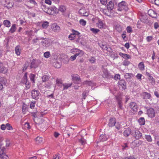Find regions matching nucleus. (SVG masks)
<instances>
[{
	"mask_svg": "<svg viewBox=\"0 0 159 159\" xmlns=\"http://www.w3.org/2000/svg\"><path fill=\"white\" fill-rule=\"evenodd\" d=\"M2 140V138H0V157L1 159H8V157L5 152L6 150L5 147H2L3 145Z\"/></svg>",
	"mask_w": 159,
	"mask_h": 159,
	"instance_id": "f257e3e1",
	"label": "nucleus"
},
{
	"mask_svg": "<svg viewBox=\"0 0 159 159\" xmlns=\"http://www.w3.org/2000/svg\"><path fill=\"white\" fill-rule=\"evenodd\" d=\"M30 69H35L37 68L40 63V61L36 59H33L32 60H30Z\"/></svg>",
	"mask_w": 159,
	"mask_h": 159,
	"instance_id": "f03ea898",
	"label": "nucleus"
},
{
	"mask_svg": "<svg viewBox=\"0 0 159 159\" xmlns=\"http://www.w3.org/2000/svg\"><path fill=\"white\" fill-rule=\"evenodd\" d=\"M131 135L137 139L141 138L142 136V134L139 130L136 129L132 131Z\"/></svg>",
	"mask_w": 159,
	"mask_h": 159,
	"instance_id": "7ed1b4c3",
	"label": "nucleus"
},
{
	"mask_svg": "<svg viewBox=\"0 0 159 159\" xmlns=\"http://www.w3.org/2000/svg\"><path fill=\"white\" fill-rule=\"evenodd\" d=\"M40 95V92L38 90L34 89L31 91V96L34 99L36 100L38 99Z\"/></svg>",
	"mask_w": 159,
	"mask_h": 159,
	"instance_id": "20e7f679",
	"label": "nucleus"
},
{
	"mask_svg": "<svg viewBox=\"0 0 159 159\" xmlns=\"http://www.w3.org/2000/svg\"><path fill=\"white\" fill-rule=\"evenodd\" d=\"M118 86L119 88L122 90H125L126 88V83L123 80H120L118 82Z\"/></svg>",
	"mask_w": 159,
	"mask_h": 159,
	"instance_id": "39448f33",
	"label": "nucleus"
},
{
	"mask_svg": "<svg viewBox=\"0 0 159 159\" xmlns=\"http://www.w3.org/2000/svg\"><path fill=\"white\" fill-rule=\"evenodd\" d=\"M147 114L148 117L151 118L154 117L155 116V112L154 109L152 107L148 108L147 110Z\"/></svg>",
	"mask_w": 159,
	"mask_h": 159,
	"instance_id": "423d86ee",
	"label": "nucleus"
},
{
	"mask_svg": "<svg viewBox=\"0 0 159 159\" xmlns=\"http://www.w3.org/2000/svg\"><path fill=\"white\" fill-rule=\"evenodd\" d=\"M114 4L113 2L111 1H110L108 3L107 6V10L110 13L113 12V9L114 7Z\"/></svg>",
	"mask_w": 159,
	"mask_h": 159,
	"instance_id": "0eeeda50",
	"label": "nucleus"
},
{
	"mask_svg": "<svg viewBox=\"0 0 159 159\" xmlns=\"http://www.w3.org/2000/svg\"><path fill=\"white\" fill-rule=\"evenodd\" d=\"M72 77L73 81L77 84H79L81 81V79L79 76L77 74H73L72 75Z\"/></svg>",
	"mask_w": 159,
	"mask_h": 159,
	"instance_id": "6e6552de",
	"label": "nucleus"
},
{
	"mask_svg": "<svg viewBox=\"0 0 159 159\" xmlns=\"http://www.w3.org/2000/svg\"><path fill=\"white\" fill-rule=\"evenodd\" d=\"M7 69L2 62H0V73L5 74L7 72Z\"/></svg>",
	"mask_w": 159,
	"mask_h": 159,
	"instance_id": "1a4fd4ad",
	"label": "nucleus"
},
{
	"mask_svg": "<svg viewBox=\"0 0 159 159\" xmlns=\"http://www.w3.org/2000/svg\"><path fill=\"white\" fill-rule=\"evenodd\" d=\"M116 123V119L114 118H111L109 120L108 125L110 127L114 126Z\"/></svg>",
	"mask_w": 159,
	"mask_h": 159,
	"instance_id": "9d476101",
	"label": "nucleus"
},
{
	"mask_svg": "<svg viewBox=\"0 0 159 159\" xmlns=\"http://www.w3.org/2000/svg\"><path fill=\"white\" fill-rule=\"evenodd\" d=\"M72 50H73V52H76L75 55H76V57L78 56L79 57H81L83 55L84 53L83 52L78 49L75 48V49H73Z\"/></svg>",
	"mask_w": 159,
	"mask_h": 159,
	"instance_id": "9b49d317",
	"label": "nucleus"
},
{
	"mask_svg": "<svg viewBox=\"0 0 159 159\" xmlns=\"http://www.w3.org/2000/svg\"><path fill=\"white\" fill-rule=\"evenodd\" d=\"M148 14L152 18H156L157 16V13L152 9H150L148 11Z\"/></svg>",
	"mask_w": 159,
	"mask_h": 159,
	"instance_id": "f8f14e48",
	"label": "nucleus"
},
{
	"mask_svg": "<svg viewBox=\"0 0 159 159\" xmlns=\"http://www.w3.org/2000/svg\"><path fill=\"white\" fill-rule=\"evenodd\" d=\"M41 7L45 12L49 14H51L52 12H50L49 11L50 8L46 6V5L45 4V3H44L43 5H42Z\"/></svg>",
	"mask_w": 159,
	"mask_h": 159,
	"instance_id": "ddd939ff",
	"label": "nucleus"
},
{
	"mask_svg": "<svg viewBox=\"0 0 159 159\" xmlns=\"http://www.w3.org/2000/svg\"><path fill=\"white\" fill-rule=\"evenodd\" d=\"M129 106L130 108L133 110L134 111H137V106L135 102H131Z\"/></svg>",
	"mask_w": 159,
	"mask_h": 159,
	"instance_id": "4468645a",
	"label": "nucleus"
},
{
	"mask_svg": "<svg viewBox=\"0 0 159 159\" xmlns=\"http://www.w3.org/2000/svg\"><path fill=\"white\" fill-rule=\"evenodd\" d=\"M131 132L130 128H128L124 132L123 135L125 136L128 137L130 134H131Z\"/></svg>",
	"mask_w": 159,
	"mask_h": 159,
	"instance_id": "2eb2a0df",
	"label": "nucleus"
},
{
	"mask_svg": "<svg viewBox=\"0 0 159 159\" xmlns=\"http://www.w3.org/2000/svg\"><path fill=\"white\" fill-rule=\"evenodd\" d=\"M142 95L143 96V98L145 99H149L151 97V95L150 93L146 92H143Z\"/></svg>",
	"mask_w": 159,
	"mask_h": 159,
	"instance_id": "dca6fc26",
	"label": "nucleus"
},
{
	"mask_svg": "<svg viewBox=\"0 0 159 159\" xmlns=\"http://www.w3.org/2000/svg\"><path fill=\"white\" fill-rule=\"evenodd\" d=\"M27 72H26L22 78L21 79V81H20V83L24 84L25 83H26V81H28L27 80Z\"/></svg>",
	"mask_w": 159,
	"mask_h": 159,
	"instance_id": "f3484780",
	"label": "nucleus"
},
{
	"mask_svg": "<svg viewBox=\"0 0 159 159\" xmlns=\"http://www.w3.org/2000/svg\"><path fill=\"white\" fill-rule=\"evenodd\" d=\"M52 30L55 32H58L60 30V27L55 24L52 25Z\"/></svg>",
	"mask_w": 159,
	"mask_h": 159,
	"instance_id": "a211bd4d",
	"label": "nucleus"
},
{
	"mask_svg": "<svg viewBox=\"0 0 159 159\" xmlns=\"http://www.w3.org/2000/svg\"><path fill=\"white\" fill-rule=\"evenodd\" d=\"M103 72L105 77L109 79L113 78V76L109 73L107 70H105Z\"/></svg>",
	"mask_w": 159,
	"mask_h": 159,
	"instance_id": "6ab92c4d",
	"label": "nucleus"
},
{
	"mask_svg": "<svg viewBox=\"0 0 159 159\" xmlns=\"http://www.w3.org/2000/svg\"><path fill=\"white\" fill-rule=\"evenodd\" d=\"M108 136H106V135H101L99 139V140L100 142H104L107 140L108 139Z\"/></svg>",
	"mask_w": 159,
	"mask_h": 159,
	"instance_id": "aec40b11",
	"label": "nucleus"
},
{
	"mask_svg": "<svg viewBox=\"0 0 159 159\" xmlns=\"http://www.w3.org/2000/svg\"><path fill=\"white\" fill-rule=\"evenodd\" d=\"M127 3L125 2L124 1H122L120 3H119L118 5V7L119 8L118 9V11H121V8L123 7Z\"/></svg>",
	"mask_w": 159,
	"mask_h": 159,
	"instance_id": "412c9836",
	"label": "nucleus"
},
{
	"mask_svg": "<svg viewBox=\"0 0 159 159\" xmlns=\"http://www.w3.org/2000/svg\"><path fill=\"white\" fill-rule=\"evenodd\" d=\"M97 26L100 29L104 28L105 25L103 23L102 21L100 20H99L98 22L97 23Z\"/></svg>",
	"mask_w": 159,
	"mask_h": 159,
	"instance_id": "4be33fe9",
	"label": "nucleus"
},
{
	"mask_svg": "<svg viewBox=\"0 0 159 159\" xmlns=\"http://www.w3.org/2000/svg\"><path fill=\"white\" fill-rule=\"evenodd\" d=\"M20 46L18 45L15 48V53L18 56L20 55Z\"/></svg>",
	"mask_w": 159,
	"mask_h": 159,
	"instance_id": "5701e85b",
	"label": "nucleus"
},
{
	"mask_svg": "<svg viewBox=\"0 0 159 159\" xmlns=\"http://www.w3.org/2000/svg\"><path fill=\"white\" fill-rule=\"evenodd\" d=\"M36 142L37 144L41 143L43 142V139L41 137H38L36 139Z\"/></svg>",
	"mask_w": 159,
	"mask_h": 159,
	"instance_id": "b1692460",
	"label": "nucleus"
},
{
	"mask_svg": "<svg viewBox=\"0 0 159 159\" xmlns=\"http://www.w3.org/2000/svg\"><path fill=\"white\" fill-rule=\"evenodd\" d=\"M115 29L119 32L121 31L122 30V28L121 26L119 24L116 25L115 26Z\"/></svg>",
	"mask_w": 159,
	"mask_h": 159,
	"instance_id": "393cba45",
	"label": "nucleus"
},
{
	"mask_svg": "<svg viewBox=\"0 0 159 159\" xmlns=\"http://www.w3.org/2000/svg\"><path fill=\"white\" fill-rule=\"evenodd\" d=\"M83 84L88 85L89 86H92L94 85V84L91 81H85L83 82Z\"/></svg>",
	"mask_w": 159,
	"mask_h": 159,
	"instance_id": "a878e982",
	"label": "nucleus"
},
{
	"mask_svg": "<svg viewBox=\"0 0 159 159\" xmlns=\"http://www.w3.org/2000/svg\"><path fill=\"white\" fill-rule=\"evenodd\" d=\"M138 122L140 125H143L145 124V119L143 117H141L138 120Z\"/></svg>",
	"mask_w": 159,
	"mask_h": 159,
	"instance_id": "bb28decb",
	"label": "nucleus"
},
{
	"mask_svg": "<svg viewBox=\"0 0 159 159\" xmlns=\"http://www.w3.org/2000/svg\"><path fill=\"white\" fill-rule=\"evenodd\" d=\"M138 67L139 69L142 70H143L144 69V66L143 62H140L138 64Z\"/></svg>",
	"mask_w": 159,
	"mask_h": 159,
	"instance_id": "cd10ccee",
	"label": "nucleus"
},
{
	"mask_svg": "<svg viewBox=\"0 0 159 159\" xmlns=\"http://www.w3.org/2000/svg\"><path fill=\"white\" fill-rule=\"evenodd\" d=\"M72 85V83L71 84H63L62 86H63V90L66 89L68 88L69 87H70Z\"/></svg>",
	"mask_w": 159,
	"mask_h": 159,
	"instance_id": "c85d7f7f",
	"label": "nucleus"
},
{
	"mask_svg": "<svg viewBox=\"0 0 159 159\" xmlns=\"http://www.w3.org/2000/svg\"><path fill=\"white\" fill-rule=\"evenodd\" d=\"M54 67L56 68H59L61 67V65L60 63L56 61L53 64Z\"/></svg>",
	"mask_w": 159,
	"mask_h": 159,
	"instance_id": "c756f323",
	"label": "nucleus"
},
{
	"mask_svg": "<svg viewBox=\"0 0 159 159\" xmlns=\"http://www.w3.org/2000/svg\"><path fill=\"white\" fill-rule=\"evenodd\" d=\"M35 77V75L32 74H30V75L29 77L30 80L33 83H35L34 78Z\"/></svg>",
	"mask_w": 159,
	"mask_h": 159,
	"instance_id": "7c9ffc66",
	"label": "nucleus"
},
{
	"mask_svg": "<svg viewBox=\"0 0 159 159\" xmlns=\"http://www.w3.org/2000/svg\"><path fill=\"white\" fill-rule=\"evenodd\" d=\"M3 24L7 27H9L11 25V23L9 21L7 20H5L3 21Z\"/></svg>",
	"mask_w": 159,
	"mask_h": 159,
	"instance_id": "2f4dec72",
	"label": "nucleus"
},
{
	"mask_svg": "<svg viewBox=\"0 0 159 159\" xmlns=\"http://www.w3.org/2000/svg\"><path fill=\"white\" fill-rule=\"evenodd\" d=\"M145 138L148 142H151L152 141L151 136L149 135H145Z\"/></svg>",
	"mask_w": 159,
	"mask_h": 159,
	"instance_id": "473e14b6",
	"label": "nucleus"
},
{
	"mask_svg": "<svg viewBox=\"0 0 159 159\" xmlns=\"http://www.w3.org/2000/svg\"><path fill=\"white\" fill-rule=\"evenodd\" d=\"M133 74L132 73H126L124 75V77L126 79H130L133 76Z\"/></svg>",
	"mask_w": 159,
	"mask_h": 159,
	"instance_id": "72a5a7b5",
	"label": "nucleus"
},
{
	"mask_svg": "<svg viewBox=\"0 0 159 159\" xmlns=\"http://www.w3.org/2000/svg\"><path fill=\"white\" fill-rule=\"evenodd\" d=\"M80 34V33L79 32L75 30H72V33L71 34V35H72L73 36L74 35H75H75H77V36H80L79 35Z\"/></svg>",
	"mask_w": 159,
	"mask_h": 159,
	"instance_id": "f704fd0d",
	"label": "nucleus"
},
{
	"mask_svg": "<svg viewBox=\"0 0 159 159\" xmlns=\"http://www.w3.org/2000/svg\"><path fill=\"white\" fill-rule=\"evenodd\" d=\"M5 2L7 3V6H6V7H7L8 9L11 8L12 7V4L11 2H10L9 1H5Z\"/></svg>",
	"mask_w": 159,
	"mask_h": 159,
	"instance_id": "c9c22d12",
	"label": "nucleus"
},
{
	"mask_svg": "<svg viewBox=\"0 0 159 159\" xmlns=\"http://www.w3.org/2000/svg\"><path fill=\"white\" fill-rule=\"evenodd\" d=\"M16 25L13 24L10 29L9 31H10L11 33H13L16 31Z\"/></svg>",
	"mask_w": 159,
	"mask_h": 159,
	"instance_id": "e433bc0d",
	"label": "nucleus"
},
{
	"mask_svg": "<svg viewBox=\"0 0 159 159\" xmlns=\"http://www.w3.org/2000/svg\"><path fill=\"white\" fill-rule=\"evenodd\" d=\"M42 26L44 29H46L49 26V23L47 21H44L42 24Z\"/></svg>",
	"mask_w": 159,
	"mask_h": 159,
	"instance_id": "4c0bfd02",
	"label": "nucleus"
},
{
	"mask_svg": "<svg viewBox=\"0 0 159 159\" xmlns=\"http://www.w3.org/2000/svg\"><path fill=\"white\" fill-rule=\"evenodd\" d=\"M42 81L43 82H45L47 81H48L49 79V77L48 76L45 75L43 76L42 78Z\"/></svg>",
	"mask_w": 159,
	"mask_h": 159,
	"instance_id": "58836bf2",
	"label": "nucleus"
},
{
	"mask_svg": "<svg viewBox=\"0 0 159 159\" xmlns=\"http://www.w3.org/2000/svg\"><path fill=\"white\" fill-rule=\"evenodd\" d=\"M56 84L57 85L61 87H62V81L59 79H57L56 80Z\"/></svg>",
	"mask_w": 159,
	"mask_h": 159,
	"instance_id": "ea45409f",
	"label": "nucleus"
},
{
	"mask_svg": "<svg viewBox=\"0 0 159 159\" xmlns=\"http://www.w3.org/2000/svg\"><path fill=\"white\" fill-rule=\"evenodd\" d=\"M103 13L106 15L108 16H111V13H110V12H109V11L108 10V11L106 10H103Z\"/></svg>",
	"mask_w": 159,
	"mask_h": 159,
	"instance_id": "a19ab883",
	"label": "nucleus"
},
{
	"mask_svg": "<svg viewBox=\"0 0 159 159\" xmlns=\"http://www.w3.org/2000/svg\"><path fill=\"white\" fill-rule=\"evenodd\" d=\"M85 11V9L84 8H82L79 10V13L80 15L83 16L84 14Z\"/></svg>",
	"mask_w": 159,
	"mask_h": 159,
	"instance_id": "79ce46f5",
	"label": "nucleus"
},
{
	"mask_svg": "<svg viewBox=\"0 0 159 159\" xmlns=\"http://www.w3.org/2000/svg\"><path fill=\"white\" fill-rule=\"evenodd\" d=\"M57 11V8L55 7H53L51 8H50L49 10V11L50 12H53V13H52V14H53L54 12H56V11ZM52 13H51V14H52Z\"/></svg>",
	"mask_w": 159,
	"mask_h": 159,
	"instance_id": "37998d69",
	"label": "nucleus"
},
{
	"mask_svg": "<svg viewBox=\"0 0 159 159\" xmlns=\"http://www.w3.org/2000/svg\"><path fill=\"white\" fill-rule=\"evenodd\" d=\"M86 141L84 138H81L79 140V143L82 145H84L86 143Z\"/></svg>",
	"mask_w": 159,
	"mask_h": 159,
	"instance_id": "c03bdc74",
	"label": "nucleus"
},
{
	"mask_svg": "<svg viewBox=\"0 0 159 159\" xmlns=\"http://www.w3.org/2000/svg\"><path fill=\"white\" fill-rule=\"evenodd\" d=\"M66 10L65 7L63 6H60L58 10L61 12H64Z\"/></svg>",
	"mask_w": 159,
	"mask_h": 159,
	"instance_id": "a18cd8bd",
	"label": "nucleus"
},
{
	"mask_svg": "<svg viewBox=\"0 0 159 159\" xmlns=\"http://www.w3.org/2000/svg\"><path fill=\"white\" fill-rule=\"evenodd\" d=\"M90 30L91 31L93 32L94 34H97L98 32L100 31V30L99 29H95L94 28H91L90 29Z\"/></svg>",
	"mask_w": 159,
	"mask_h": 159,
	"instance_id": "49530a36",
	"label": "nucleus"
},
{
	"mask_svg": "<svg viewBox=\"0 0 159 159\" xmlns=\"http://www.w3.org/2000/svg\"><path fill=\"white\" fill-rule=\"evenodd\" d=\"M29 66H30V64H29V62L27 61L26 62L24 65V67H23V70H26L27 68L28 67H29Z\"/></svg>",
	"mask_w": 159,
	"mask_h": 159,
	"instance_id": "de8ad7c7",
	"label": "nucleus"
},
{
	"mask_svg": "<svg viewBox=\"0 0 159 159\" xmlns=\"http://www.w3.org/2000/svg\"><path fill=\"white\" fill-rule=\"evenodd\" d=\"M51 54L49 52H45L44 54V56L46 58H48L50 56Z\"/></svg>",
	"mask_w": 159,
	"mask_h": 159,
	"instance_id": "09e8293b",
	"label": "nucleus"
},
{
	"mask_svg": "<svg viewBox=\"0 0 159 159\" xmlns=\"http://www.w3.org/2000/svg\"><path fill=\"white\" fill-rule=\"evenodd\" d=\"M6 129L9 130H12L13 129L11 125L9 123H7L6 124Z\"/></svg>",
	"mask_w": 159,
	"mask_h": 159,
	"instance_id": "8fccbe9b",
	"label": "nucleus"
},
{
	"mask_svg": "<svg viewBox=\"0 0 159 159\" xmlns=\"http://www.w3.org/2000/svg\"><path fill=\"white\" fill-rule=\"evenodd\" d=\"M116 98L118 101V102H122V98L120 95L116 96Z\"/></svg>",
	"mask_w": 159,
	"mask_h": 159,
	"instance_id": "3c124183",
	"label": "nucleus"
},
{
	"mask_svg": "<svg viewBox=\"0 0 159 159\" xmlns=\"http://www.w3.org/2000/svg\"><path fill=\"white\" fill-rule=\"evenodd\" d=\"M80 24L83 26H85L86 24V22L83 19H81L80 21Z\"/></svg>",
	"mask_w": 159,
	"mask_h": 159,
	"instance_id": "603ef678",
	"label": "nucleus"
},
{
	"mask_svg": "<svg viewBox=\"0 0 159 159\" xmlns=\"http://www.w3.org/2000/svg\"><path fill=\"white\" fill-rule=\"evenodd\" d=\"M88 92L84 91L83 93L82 94L83 98H82V99H85V98L87 96V94L88 93Z\"/></svg>",
	"mask_w": 159,
	"mask_h": 159,
	"instance_id": "864d4df0",
	"label": "nucleus"
},
{
	"mask_svg": "<svg viewBox=\"0 0 159 159\" xmlns=\"http://www.w3.org/2000/svg\"><path fill=\"white\" fill-rule=\"evenodd\" d=\"M115 127L118 130L120 129L121 128V126L119 122H117L115 125Z\"/></svg>",
	"mask_w": 159,
	"mask_h": 159,
	"instance_id": "5fc2aeb1",
	"label": "nucleus"
},
{
	"mask_svg": "<svg viewBox=\"0 0 159 159\" xmlns=\"http://www.w3.org/2000/svg\"><path fill=\"white\" fill-rule=\"evenodd\" d=\"M126 30L128 33H130L132 32V28L129 26H128L127 27Z\"/></svg>",
	"mask_w": 159,
	"mask_h": 159,
	"instance_id": "6e6d98bb",
	"label": "nucleus"
},
{
	"mask_svg": "<svg viewBox=\"0 0 159 159\" xmlns=\"http://www.w3.org/2000/svg\"><path fill=\"white\" fill-rule=\"evenodd\" d=\"M0 82L2 84H5L7 82V80L6 79L2 78Z\"/></svg>",
	"mask_w": 159,
	"mask_h": 159,
	"instance_id": "4d7b16f0",
	"label": "nucleus"
},
{
	"mask_svg": "<svg viewBox=\"0 0 159 159\" xmlns=\"http://www.w3.org/2000/svg\"><path fill=\"white\" fill-rule=\"evenodd\" d=\"M123 10L127 11L128 10V8L127 7V4L126 3L125 5L123 7L121 8V11H122Z\"/></svg>",
	"mask_w": 159,
	"mask_h": 159,
	"instance_id": "13d9d810",
	"label": "nucleus"
},
{
	"mask_svg": "<svg viewBox=\"0 0 159 159\" xmlns=\"http://www.w3.org/2000/svg\"><path fill=\"white\" fill-rule=\"evenodd\" d=\"M24 84L25 85V87L27 89H28L30 88V84L29 82L28 81H26V83H25Z\"/></svg>",
	"mask_w": 159,
	"mask_h": 159,
	"instance_id": "bf43d9fd",
	"label": "nucleus"
},
{
	"mask_svg": "<svg viewBox=\"0 0 159 159\" xmlns=\"http://www.w3.org/2000/svg\"><path fill=\"white\" fill-rule=\"evenodd\" d=\"M130 63V62L128 61H125L122 64L125 66H128Z\"/></svg>",
	"mask_w": 159,
	"mask_h": 159,
	"instance_id": "052dcab7",
	"label": "nucleus"
},
{
	"mask_svg": "<svg viewBox=\"0 0 159 159\" xmlns=\"http://www.w3.org/2000/svg\"><path fill=\"white\" fill-rule=\"evenodd\" d=\"M35 103V101H33V102H32L30 103V107L31 109H33L34 108Z\"/></svg>",
	"mask_w": 159,
	"mask_h": 159,
	"instance_id": "680f3d73",
	"label": "nucleus"
},
{
	"mask_svg": "<svg viewBox=\"0 0 159 159\" xmlns=\"http://www.w3.org/2000/svg\"><path fill=\"white\" fill-rule=\"evenodd\" d=\"M148 79L149 80H151L152 83H154L155 80L154 78H153V77L151 75L150 76H149V77H148Z\"/></svg>",
	"mask_w": 159,
	"mask_h": 159,
	"instance_id": "e2e57ef3",
	"label": "nucleus"
},
{
	"mask_svg": "<svg viewBox=\"0 0 159 159\" xmlns=\"http://www.w3.org/2000/svg\"><path fill=\"white\" fill-rule=\"evenodd\" d=\"M100 47L102 48V49L106 50L107 48V46L105 44H102L100 45Z\"/></svg>",
	"mask_w": 159,
	"mask_h": 159,
	"instance_id": "0e129e2a",
	"label": "nucleus"
},
{
	"mask_svg": "<svg viewBox=\"0 0 159 159\" xmlns=\"http://www.w3.org/2000/svg\"><path fill=\"white\" fill-rule=\"evenodd\" d=\"M123 57L125 59H128L130 58V56L129 55H128L126 54H125L124 57Z\"/></svg>",
	"mask_w": 159,
	"mask_h": 159,
	"instance_id": "69168bd1",
	"label": "nucleus"
},
{
	"mask_svg": "<svg viewBox=\"0 0 159 159\" xmlns=\"http://www.w3.org/2000/svg\"><path fill=\"white\" fill-rule=\"evenodd\" d=\"M114 77L115 80H117L120 79V75L118 74H116Z\"/></svg>",
	"mask_w": 159,
	"mask_h": 159,
	"instance_id": "338daca9",
	"label": "nucleus"
},
{
	"mask_svg": "<svg viewBox=\"0 0 159 159\" xmlns=\"http://www.w3.org/2000/svg\"><path fill=\"white\" fill-rule=\"evenodd\" d=\"M101 3L103 5H106L107 3V0H100Z\"/></svg>",
	"mask_w": 159,
	"mask_h": 159,
	"instance_id": "774afa93",
	"label": "nucleus"
}]
</instances>
